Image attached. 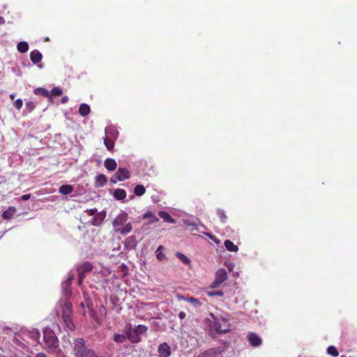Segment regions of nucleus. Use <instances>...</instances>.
I'll list each match as a JSON object with an SVG mask.
<instances>
[{
	"instance_id": "nucleus-1",
	"label": "nucleus",
	"mask_w": 357,
	"mask_h": 357,
	"mask_svg": "<svg viewBox=\"0 0 357 357\" xmlns=\"http://www.w3.org/2000/svg\"><path fill=\"white\" fill-rule=\"evenodd\" d=\"M73 354L75 357H100L93 349L87 347L81 337L73 339Z\"/></svg>"
},
{
	"instance_id": "nucleus-2",
	"label": "nucleus",
	"mask_w": 357,
	"mask_h": 357,
	"mask_svg": "<svg viewBox=\"0 0 357 357\" xmlns=\"http://www.w3.org/2000/svg\"><path fill=\"white\" fill-rule=\"evenodd\" d=\"M48 352L54 353L59 347V340L54 332L49 328L43 331V342H39Z\"/></svg>"
},
{
	"instance_id": "nucleus-3",
	"label": "nucleus",
	"mask_w": 357,
	"mask_h": 357,
	"mask_svg": "<svg viewBox=\"0 0 357 357\" xmlns=\"http://www.w3.org/2000/svg\"><path fill=\"white\" fill-rule=\"evenodd\" d=\"M73 306L69 302H66L62 307V319L66 328L73 331L75 326L72 321Z\"/></svg>"
},
{
	"instance_id": "nucleus-4",
	"label": "nucleus",
	"mask_w": 357,
	"mask_h": 357,
	"mask_svg": "<svg viewBox=\"0 0 357 357\" xmlns=\"http://www.w3.org/2000/svg\"><path fill=\"white\" fill-rule=\"evenodd\" d=\"M130 172L127 168L119 167L114 174L110 178V182L116 183L130 178Z\"/></svg>"
},
{
	"instance_id": "nucleus-5",
	"label": "nucleus",
	"mask_w": 357,
	"mask_h": 357,
	"mask_svg": "<svg viewBox=\"0 0 357 357\" xmlns=\"http://www.w3.org/2000/svg\"><path fill=\"white\" fill-rule=\"evenodd\" d=\"M93 265L89 261L84 262L77 267L79 284H81L82 283L83 280L86 277V274L87 273L91 272L93 270Z\"/></svg>"
},
{
	"instance_id": "nucleus-6",
	"label": "nucleus",
	"mask_w": 357,
	"mask_h": 357,
	"mask_svg": "<svg viewBox=\"0 0 357 357\" xmlns=\"http://www.w3.org/2000/svg\"><path fill=\"white\" fill-rule=\"evenodd\" d=\"M230 330V324L225 318L215 317V331L218 333L225 334Z\"/></svg>"
},
{
	"instance_id": "nucleus-7",
	"label": "nucleus",
	"mask_w": 357,
	"mask_h": 357,
	"mask_svg": "<svg viewBox=\"0 0 357 357\" xmlns=\"http://www.w3.org/2000/svg\"><path fill=\"white\" fill-rule=\"evenodd\" d=\"M227 280V273L225 268H220L215 273V279L211 284V288H216Z\"/></svg>"
},
{
	"instance_id": "nucleus-8",
	"label": "nucleus",
	"mask_w": 357,
	"mask_h": 357,
	"mask_svg": "<svg viewBox=\"0 0 357 357\" xmlns=\"http://www.w3.org/2000/svg\"><path fill=\"white\" fill-rule=\"evenodd\" d=\"M124 330L127 338L132 343H138L141 341L139 337H137V335H134L133 329L132 328V324L130 323H126V324L125 325Z\"/></svg>"
},
{
	"instance_id": "nucleus-9",
	"label": "nucleus",
	"mask_w": 357,
	"mask_h": 357,
	"mask_svg": "<svg viewBox=\"0 0 357 357\" xmlns=\"http://www.w3.org/2000/svg\"><path fill=\"white\" fill-rule=\"evenodd\" d=\"M127 220H128V213L123 211L116 217V218L113 221L112 224H113L114 227H115L116 229L120 228L121 227L123 226Z\"/></svg>"
},
{
	"instance_id": "nucleus-10",
	"label": "nucleus",
	"mask_w": 357,
	"mask_h": 357,
	"mask_svg": "<svg viewBox=\"0 0 357 357\" xmlns=\"http://www.w3.org/2000/svg\"><path fill=\"white\" fill-rule=\"evenodd\" d=\"M248 340L250 345L254 347H259L262 344L261 338L255 333H249L248 335Z\"/></svg>"
},
{
	"instance_id": "nucleus-11",
	"label": "nucleus",
	"mask_w": 357,
	"mask_h": 357,
	"mask_svg": "<svg viewBox=\"0 0 357 357\" xmlns=\"http://www.w3.org/2000/svg\"><path fill=\"white\" fill-rule=\"evenodd\" d=\"M158 353L160 357H169L171 355L170 347L166 342L160 344L158 347Z\"/></svg>"
},
{
	"instance_id": "nucleus-12",
	"label": "nucleus",
	"mask_w": 357,
	"mask_h": 357,
	"mask_svg": "<svg viewBox=\"0 0 357 357\" xmlns=\"http://www.w3.org/2000/svg\"><path fill=\"white\" fill-rule=\"evenodd\" d=\"M105 132L106 137L112 139L114 141L117 139L119 135V131L114 126H107V128H105Z\"/></svg>"
},
{
	"instance_id": "nucleus-13",
	"label": "nucleus",
	"mask_w": 357,
	"mask_h": 357,
	"mask_svg": "<svg viewBox=\"0 0 357 357\" xmlns=\"http://www.w3.org/2000/svg\"><path fill=\"white\" fill-rule=\"evenodd\" d=\"M210 318H206L204 319V324L206 328L211 331H215V316L213 314H210Z\"/></svg>"
},
{
	"instance_id": "nucleus-14",
	"label": "nucleus",
	"mask_w": 357,
	"mask_h": 357,
	"mask_svg": "<svg viewBox=\"0 0 357 357\" xmlns=\"http://www.w3.org/2000/svg\"><path fill=\"white\" fill-rule=\"evenodd\" d=\"M105 217L106 212L101 211L100 213H97L95 217L92 219V225L96 227L100 226L103 222Z\"/></svg>"
},
{
	"instance_id": "nucleus-15",
	"label": "nucleus",
	"mask_w": 357,
	"mask_h": 357,
	"mask_svg": "<svg viewBox=\"0 0 357 357\" xmlns=\"http://www.w3.org/2000/svg\"><path fill=\"white\" fill-rule=\"evenodd\" d=\"M107 182V178L105 174H99L96 176L94 186L96 188L103 187Z\"/></svg>"
},
{
	"instance_id": "nucleus-16",
	"label": "nucleus",
	"mask_w": 357,
	"mask_h": 357,
	"mask_svg": "<svg viewBox=\"0 0 357 357\" xmlns=\"http://www.w3.org/2000/svg\"><path fill=\"white\" fill-rule=\"evenodd\" d=\"M42 54L37 50H34L30 53L31 61L35 64L38 63L42 60Z\"/></svg>"
},
{
	"instance_id": "nucleus-17",
	"label": "nucleus",
	"mask_w": 357,
	"mask_h": 357,
	"mask_svg": "<svg viewBox=\"0 0 357 357\" xmlns=\"http://www.w3.org/2000/svg\"><path fill=\"white\" fill-rule=\"evenodd\" d=\"M104 165L110 172L115 170L117 167L116 162L112 158H107L105 160Z\"/></svg>"
},
{
	"instance_id": "nucleus-18",
	"label": "nucleus",
	"mask_w": 357,
	"mask_h": 357,
	"mask_svg": "<svg viewBox=\"0 0 357 357\" xmlns=\"http://www.w3.org/2000/svg\"><path fill=\"white\" fill-rule=\"evenodd\" d=\"M217 354V349L215 348H211L200 353L197 357H216Z\"/></svg>"
},
{
	"instance_id": "nucleus-19",
	"label": "nucleus",
	"mask_w": 357,
	"mask_h": 357,
	"mask_svg": "<svg viewBox=\"0 0 357 357\" xmlns=\"http://www.w3.org/2000/svg\"><path fill=\"white\" fill-rule=\"evenodd\" d=\"M16 212V208L14 206H10L2 213V218L4 220H10Z\"/></svg>"
},
{
	"instance_id": "nucleus-20",
	"label": "nucleus",
	"mask_w": 357,
	"mask_h": 357,
	"mask_svg": "<svg viewBox=\"0 0 357 357\" xmlns=\"http://www.w3.org/2000/svg\"><path fill=\"white\" fill-rule=\"evenodd\" d=\"M73 191V186L69 184H66L61 185L59 189V192L61 195H67L70 194Z\"/></svg>"
},
{
	"instance_id": "nucleus-21",
	"label": "nucleus",
	"mask_w": 357,
	"mask_h": 357,
	"mask_svg": "<svg viewBox=\"0 0 357 357\" xmlns=\"http://www.w3.org/2000/svg\"><path fill=\"white\" fill-rule=\"evenodd\" d=\"M114 197L117 200H123L126 197V192L121 188H117L114 192Z\"/></svg>"
},
{
	"instance_id": "nucleus-22",
	"label": "nucleus",
	"mask_w": 357,
	"mask_h": 357,
	"mask_svg": "<svg viewBox=\"0 0 357 357\" xmlns=\"http://www.w3.org/2000/svg\"><path fill=\"white\" fill-rule=\"evenodd\" d=\"M148 327L144 325H138L134 329V335L139 337L140 335L144 334L147 332Z\"/></svg>"
},
{
	"instance_id": "nucleus-23",
	"label": "nucleus",
	"mask_w": 357,
	"mask_h": 357,
	"mask_svg": "<svg viewBox=\"0 0 357 357\" xmlns=\"http://www.w3.org/2000/svg\"><path fill=\"white\" fill-rule=\"evenodd\" d=\"M158 215L167 222L175 223V220L166 211H160Z\"/></svg>"
},
{
	"instance_id": "nucleus-24",
	"label": "nucleus",
	"mask_w": 357,
	"mask_h": 357,
	"mask_svg": "<svg viewBox=\"0 0 357 357\" xmlns=\"http://www.w3.org/2000/svg\"><path fill=\"white\" fill-rule=\"evenodd\" d=\"M91 109L89 105L85 103L80 105L79 107V113L82 116H86L90 113Z\"/></svg>"
},
{
	"instance_id": "nucleus-25",
	"label": "nucleus",
	"mask_w": 357,
	"mask_h": 357,
	"mask_svg": "<svg viewBox=\"0 0 357 357\" xmlns=\"http://www.w3.org/2000/svg\"><path fill=\"white\" fill-rule=\"evenodd\" d=\"M224 245L226 249L229 252H237L238 250V246L234 245L230 240H226Z\"/></svg>"
},
{
	"instance_id": "nucleus-26",
	"label": "nucleus",
	"mask_w": 357,
	"mask_h": 357,
	"mask_svg": "<svg viewBox=\"0 0 357 357\" xmlns=\"http://www.w3.org/2000/svg\"><path fill=\"white\" fill-rule=\"evenodd\" d=\"M34 93L36 95L41 96L45 98H50V93L49 91L44 88H37L34 89Z\"/></svg>"
},
{
	"instance_id": "nucleus-27",
	"label": "nucleus",
	"mask_w": 357,
	"mask_h": 357,
	"mask_svg": "<svg viewBox=\"0 0 357 357\" xmlns=\"http://www.w3.org/2000/svg\"><path fill=\"white\" fill-rule=\"evenodd\" d=\"M132 229V224L130 222H128L123 227L116 229V231H119L121 234L125 235L130 232Z\"/></svg>"
},
{
	"instance_id": "nucleus-28",
	"label": "nucleus",
	"mask_w": 357,
	"mask_h": 357,
	"mask_svg": "<svg viewBox=\"0 0 357 357\" xmlns=\"http://www.w3.org/2000/svg\"><path fill=\"white\" fill-rule=\"evenodd\" d=\"M114 140L107 137L104 138V144L108 151H112L114 147Z\"/></svg>"
},
{
	"instance_id": "nucleus-29",
	"label": "nucleus",
	"mask_w": 357,
	"mask_h": 357,
	"mask_svg": "<svg viewBox=\"0 0 357 357\" xmlns=\"http://www.w3.org/2000/svg\"><path fill=\"white\" fill-rule=\"evenodd\" d=\"M73 278L71 276L62 283V288L65 294H68L70 292V287L73 282Z\"/></svg>"
},
{
	"instance_id": "nucleus-30",
	"label": "nucleus",
	"mask_w": 357,
	"mask_h": 357,
	"mask_svg": "<svg viewBox=\"0 0 357 357\" xmlns=\"http://www.w3.org/2000/svg\"><path fill=\"white\" fill-rule=\"evenodd\" d=\"M17 50L21 53H25L29 50V45L25 41L20 42L17 45Z\"/></svg>"
},
{
	"instance_id": "nucleus-31",
	"label": "nucleus",
	"mask_w": 357,
	"mask_h": 357,
	"mask_svg": "<svg viewBox=\"0 0 357 357\" xmlns=\"http://www.w3.org/2000/svg\"><path fill=\"white\" fill-rule=\"evenodd\" d=\"M145 192L146 189L143 185H137L134 188V193L137 196H142Z\"/></svg>"
},
{
	"instance_id": "nucleus-32",
	"label": "nucleus",
	"mask_w": 357,
	"mask_h": 357,
	"mask_svg": "<svg viewBox=\"0 0 357 357\" xmlns=\"http://www.w3.org/2000/svg\"><path fill=\"white\" fill-rule=\"evenodd\" d=\"M217 215L220 218L221 222L226 223L227 221V216L225 210L219 208L217 210Z\"/></svg>"
},
{
	"instance_id": "nucleus-33",
	"label": "nucleus",
	"mask_w": 357,
	"mask_h": 357,
	"mask_svg": "<svg viewBox=\"0 0 357 357\" xmlns=\"http://www.w3.org/2000/svg\"><path fill=\"white\" fill-rule=\"evenodd\" d=\"M176 256L185 264L188 265L190 263V259L181 252H176Z\"/></svg>"
},
{
	"instance_id": "nucleus-34",
	"label": "nucleus",
	"mask_w": 357,
	"mask_h": 357,
	"mask_svg": "<svg viewBox=\"0 0 357 357\" xmlns=\"http://www.w3.org/2000/svg\"><path fill=\"white\" fill-rule=\"evenodd\" d=\"M327 353H328V354H329L333 357H337L339 356V352H338L337 348L334 346H329L327 349Z\"/></svg>"
},
{
	"instance_id": "nucleus-35",
	"label": "nucleus",
	"mask_w": 357,
	"mask_h": 357,
	"mask_svg": "<svg viewBox=\"0 0 357 357\" xmlns=\"http://www.w3.org/2000/svg\"><path fill=\"white\" fill-rule=\"evenodd\" d=\"M126 336L123 334L115 333L114 335V340L117 343H123L126 339Z\"/></svg>"
},
{
	"instance_id": "nucleus-36",
	"label": "nucleus",
	"mask_w": 357,
	"mask_h": 357,
	"mask_svg": "<svg viewBox=\"0 0 357 357\" xmlns=\"http://www.w3.org/2000/svg\"><path fill=\"white\" fill-rule=\"evenodd\" d=\"M162 250L163 246L160 245L155 251L156 258L160 261L162 260L165 258V255L163 254Z\"/></svg>"
},
{
	"instance_id": "nucleus-37",
	"label": "nucleus",
	"mask_w": 357,
	"mask_h": 357,
	"mask_svg": "<svg viewBox=\"0 0 357 357\" xmlns=\"http://www.w3.org/2000/svg\"><path fill=\"white\" fill-rule=\"evenodd\" d=\"M50 98L52 96H60L62 94V90L59 87H54L50 91Z\"/></svg>"
},
{
	"instance_id": "nucleus-38",
	"label": "nucleus",
	"mask_w": 357,
	"mask_h": 357,
	"mask_svg": "<svg viewBox=\"0 0 357 357\" xmlns=\"http://www.w3.org/2000/svg\"><path fill=\"white\" fill-rule=\"evenodd\" d=\"M135 243H136L135 237L133 236L128 237L125 241V245L126 247H128L130 245V247H132L135 245Z\"/></svg>"
},
{
	"instance_id": "nucleus-39",
	"label": "nucleus",
	"mask_w": 357,
	"mask_h": 357,
	"mask_svg": "<svg viewBox=\"0 0 357 357\" xmlns=\"http://www.w3.org/2000/svg\"><path fill=\"white\" fill-rule=\"evenodd\" d=\"M30 335H31V337L33 340L37 341L38 343L40 342H39L40 333L37 330H33V331H30Z\"/></svg>"
},
{
	"instance_id": "nucleus-40",
	"label": "nucleus",
	"mask_w": 357,
	"mask_h": 357,
	"mask_svg": "<svg viewBox=\"0 0 357 357\" xmlns=\"http://www.w3.org/2000/svg\"><path fill=\"white\" fill-rule=\"evenodd\" d=\"M185 300L194 305H201V303L199 301V300H197V298H193V297H189V298H186Z\"/></svg>"
},
{
	"instance_id": "nucleus-41",
	"label": "nucleus",
	"mask_w": 357,
	"mask_h": 357,
	"mask_svg": "<svg viewBox=\"0 0 357 357\" xmlns=\"http://www.w3.org/2000/svg\"><path fill=\"white\" fill-rule=\"evenodd\" d=\"M22 105H23V102L21 99H17L14 102V106L17 109H20L22 107Z\"/></svg>"
},
{
	"instance_id": "nucleus-42",
	"label": "nucleus",
	"mask_w": 357,
	"mask_h": 357,
	"mask_svg": "<svg viewBox=\"0 0 357 357\" xmlns=\"http://www.w3.org/2000/svg\"><path fill=\"white\" fill-rule=\"evenodd\" d=\"M208 295L210 296H222L224 295V293L222 291H212V292H208Z\"/></svg>"
},
{
	"instance_id": "nucleus-43",
	"label": "nucleus",
	"mask_w": 357,
	"mask_h": 357,
	"mask_svg": "<svg viewBox=\"0 0 357 357\" xmlns=\"http://www.w3.org/2000/svg\"><path fill=\"white\" fill-rule=\"evenodd\" d=\"M26 107L29 111H32L36 107V104L32 101H29L26 103Z\"/></svg>"
},
{
	"instance_id": "nucleus-44",
	"label": "nucleus",
	"mask_w": 357,
	"mask_h": 357,
	"mask_svg": "<svg viewBox=\"0 0 357 357\" xmlns=\"http://www.w3.org/2000/svg\"><path fill=\"white\" fill-rule=\"evenodd\" d=\"M86 212L88 213L89 215H94L97 213V209L96 208H91L86 210Z\"/></svg>"
},
{
	"instance_id": "nucleus-45",
	"label": "nucleus",
	"mask_w": 357,
	"mask_h": 357,
	"mask_svg": "<svg viewBox=\"0 0 357 357\" xmlns=\"http://www.w3.org/2000/svg\"><path fill=\"white\" fill-rule=\"evenodd\" d=\"M31 197V194H26L21 196L22 200H28Z\"/></svg>"
},
{
	"instance_id": "nucleus-46",
	"label": "nucleus",
	"mask_w": 357,
	"mask_h": 357,
	"mask_svg": "<svg viewBox=\"0 0 357 357\" xmlns=\"http://www.w3.org/2000/svg\"><path fill=\"white\" fill-rule=\"evenodd\" d=\"M186 317V314L185 312L181 311L178 313V317L181 319H185Z\"/></svg>"
},
{
	"instance_id": "nucleus-47",
	"label": "nucleus",
	"mask_w": 357,
	"mask_h": 357,
	"mask_svg": "<svg viewBox=\"0 0 357 357\" xmlns=\"http://www.w3.org/2000/svg\"><path fill=\"white\" fill-rule=\"evenodd\" d=\"M153 213L151 212H146L144 215V218H152L153 217Z\"/></svg>"
},
{
	"instance_id": "nucleus-48",
	"label": "nucleus",
	"mask_w": 357,
	"mask_h": 357,
	"mask_svg": "<svg viewBox=\"0 0 357 357\" xmlns=\"http://www.w3.org/2000/svg\"><path fill=\"white\" fill-rule=\"evenodd\" d=\"M68 101V98L67 96H63L61 98V103H66Z\"/></svg>"
},
{
	"instance_id": "nucleus-49",
	"label": "nucleus",
	"mask_w": 357,
	"mask_h": 357,
	"mask_svg": "<svg viewBox=\"0 0 357 357\" xmlns=\"http://www.w3.org/2000/svg\"><path fill=\"white\" fill-rule=\"evenodd\" d=\"M153 220L152 222H158L159 220V219L158 218H156L155 215H153Z\"/></svg>"
},
{
	"instance_id": "nucleus-50",
	"label": "nucleus",
	"mask_w": 357,
	"mask_h": 357,
	"mask_svg": "<svg viewBox=\"0 0 357 357\" xmlns=\"http://www.w3.org/2000/svg\"><path fill=\"white\" fill-rule=\"evenodd\" d=\"M10 98L11 100H14V98H15V94H10Z\"/></svg>"
},
{
	"instance_id": "nucleus-51",
	"label": "nucleus",
	"mask_w": 357,
	"mask_h": 357,
	"mask_svg": "<svg viewBox=\"0 0 357 357\" xmlns=\"http://www.w3.org/2000/svg\"><path fill=\"white\" fill-rule=\"evenodd\" d=\"M205 235L210 237L211 238H212V237H213L212 235L210 234L209 233H205Z\"/></svg>"
},
{
	"instance_id": "nucleus-52",
	"label": "nucleus",
	"mask_w": 357,
	"mask_h": 357,
	"mask_svg": "<svg viewBox=\"0 0 357 357\" xmlns=\"http://www.w3.org/2000/svg\"><path fill=\"white\" fill-rule=\"evenodd\" d=\"M341 357H344V356H342Z\"/></svg>"
}]
</instances>
